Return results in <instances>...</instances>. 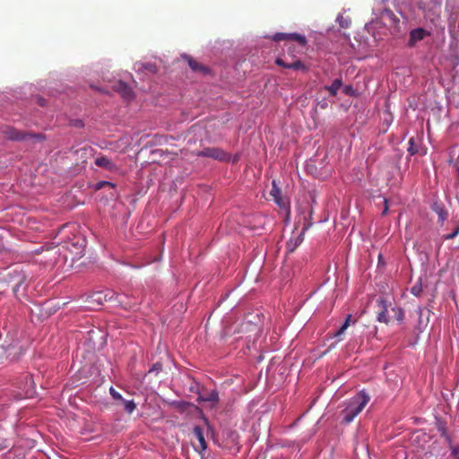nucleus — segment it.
Instances as JSON below:
<instances>
[{"instance_id":"obj_23","label":"nucleus","mask_w":459,"mask_h":459,"mask_svg":"<svg viewBox=\"0 0 459 459\" xmlns=\"http://www.w3.org/2000/svg\"><path fill=\"white\" fill-rule=\"evenodd\" d=\"M109 393H110V395L115 399V400H123V397L122 395L113 387H110L109 388Z\"/></svg>"},{"instance_id":"obj_24","label":"nucleus","mask_w":459,"mask_h":459,"mask_svg":"<svg viewBox=\"0 0 459 459\" xmlns=\"http://www.w3.org/2000/svg\"><path fill=\"white\" fill-rule=\"evenodd\" d=\"M409 148H408V152L411 155H414L415 153H417V149L414 147V139L413 138H411L410 141H409Z\"/></svg>"},{"instance_id":"obj_19","label":"nucleus","mask_w":459,"mask_h":459,"mask_svg":"<svg viewBox=\"0 0 459 459\" xmlns=\"http://www.w3.org/2000/svg\"><path fill=\"white\" fill-rule=\"evenodd\" d=\"M122 402L124 403L125 410L126 412L132 413L135 410L136 404L134 403V401H125L123 399Z\"/></svg>"},{"instance_id":"obj_18","label":"nucleus","mask_w":459,"mask_h":459,"mask_svg":"<svg viewBox=\"0 0 459 459\" xmlns=\"http://www.w3.org/2000/svg\"><path fill=\"white\" fill-rule=\"evenodd\" d=\"M351 315H348L343 325L340 327L339 330H337L334 333H333V336L334 337H340L344 332L345 330L349 327V325H351Z\"/></svg>"},{"instance_id":"obj_4","label":"nucleus","mask_w":459,"mask_h":459,"mask_svg":"<svg viewBox=\"0 0 459 459\" xmlns=\"http://www.w3.org/2000/svg\"><path fill=\"white\" fill-rule=\"evenodd\" d=\"M199 157L212 158L220 161H228L230 160V154L224 152L222 149L216 147H207L196 153Z\"/></svg>"},{"instance_id":"obj_15","label":"nucleus","mask_w":459,"mask_h":459,"mask_svg":"<svg viewBox=\"0 0 459 459\" xmlns=\"http://www.w3.org/2000/svg\"><path fill=\"white\" fill-rule=\"evenodd\" d=\"M342 85V80L341 78L335 79L333 83L329 86H325V89L330 93L331 96H336L338 90Z\"/></svg>"},{"instance_id":"obj_12","label":"nucleus","mask_w":459,"mask_h":459,"mask_svg":"<svg viewBox=\"0 0 459 459\" xmlns=\"http://www.w3.org/2000/svg\"><path fill=\"white\" fill-rule=\"evenodd\" d=\"M431 208L437 214L439 221L444 222L448 218L447 210L442 203L435 202Z\"/></svg>"},{"instance_id":"obj_27","label":"nucleus","mask_w":459,"mask_h":459,"mask_svg":"<svg viewBox=\"0 0 459 459\" xmlns=\"http://www.w3.org/2000/svg\"><path fill=\"white\" fill-rule=\"evenodd\" d=\"M144 69L150 71L151 73H156L157 72V67L155 65L153 64H146L143 65Z\"/></svg>"},{"instance_id":"obj_35","label":"nucleus","mask_w":459,"mask_h":459,"mask_svg":"<svg viewBox=\"0 0 459 459\" xmlns=\"http://www.w3.org/2000/svg\"><path fill=\"white\" fill-rule=\"evenodd\" d=\"M39 103L40 106H44L45 105L43 99H39Z\"/></svg>"},{"instance_id":"obj_13","label":"nucleus","mask_w":459,"mask_h":459,"mask_svg":"<svg viewBox=\"0 0 459 459\" xmlns=\"http://www.w3.org/2000/svg\"><path fill=\"white\" fill-rule=\"evenodd\" d=\"M184 58L187 61L189 66L194 72H199L202 74H207L209 72L208 67L199 64L196 60L189 56H184Z\"/></svg>"},{"instance_id":"obj_14","label":"nucleus","mask_w":459,"mask_h":459,"mask_svg":"<svg viewBox=\"0 0 459 459\" xmlns=\"http://www.w3.org/2000/svg\"><path fill=\"white\" fill-rule=\"evenodd\" d=\"M307 229H308V226L304 227L302 230V232L294 240H290L287 243L288 252H290V253L294 252V250L302 243L303 235Z\"/></svg>"},{"instance_id":"obj_26","label":"nucleus","mask_w":459,"mask_h":459,"mask_svg":"<svg viewBox=\"0 0 459 459\" xmlns=\"http://www.w3.org/2000/svg\"><path fill=\"white\" fill-rule=\"evenodd\" d=\"M458 234H459V224L456 226V228L455 229V230H454L452 233H450V234L446 235L445 238H446V239H453V238H455Z\"/></svg>"},{"instance_id":"obj_6","label":"nucleus","mask_w":459,"mask_h":459,"mask_svg":"<svg viewBox=\"0 0 459 459\" xmlns=\"http://www.w3.org/2000/svg\"><path fill=\"white\" fill-rule=\"evenodd\" d=\"M275 64L279 66L288 68V69H293V70H300L302 72H307L308 67L301 62L299 59H295L292 62H287L284 58L278 57L275 60Z\"/></svg>"},{"instance_id":"obj_8","label":"nucleus","mask_w":459,"mask_h":459,"mask_svg":"<svg viewBox=\"0 0 459 459\" xmlns=\"http://www.w3.org/2000/svg\"><path fill=\"white\" fill-rule=\"evenodd\" d=\"M270 195L273 197V201L281 208H285L287 206L286 200L281 196V191L277 186L275 180L273 181L272 189L270 191Z\"/></svg>"},{"instance_id":"obj_22","label":"nucleus","mask_w":459,"mask_h":459,"mask_svg":"<svg viewBox=\"0 0 459 459\" xmlns=\"http://www.w3.org/2000/svg\"><path fill=\"white\" fill-rule=\"evenodd\" d=\"M162 370V364L160 362H156L152 366V368L149 369V373H155L158 374Z\"/></svg>"},{"instance_id":"obj_29","label":"nucleus","mask_w":459,"mask_h":459,"mask_svg":"<svg viewBox=\"0 0 459 459\" xmlns=\"http://www.w3.org/2000/svg\"><path fill=\"white\" fill-rule=\"evenodd\" d=\"M287 51L289 56H294L295 48L292 45H287Z\"/></svg>"},{"instance_id":"obj_7","label":"nucleus","mask_w":459,"mask_h":459,"mask_svg":"<svg viewBox=\"0 0 459 459\" xmlns=\"http://www.w3.org/2000/svg\"><path fill=\"white\" fill-rule=\"evenodd\" d=\"M193 433L198 440V445L195 446V449L199 453H202L203 451L206 450L207 443L204 436L203 428L200 426H195L193 429Z\"/></svg>"},{"instance_id":"obj_10","label":"nucleus","mask_w":459,"mask_h":459,"mask_svg":"<svg viewBox=\"0 0 459 459\" xmlns=\"http://www.w3.org/2000/svg\"><path fill=\"white\" fill-rule=\"evenodd\" d=\"M113 89L118 93H120L126 99H130L133 96V92L130 87L122 81L117 82L113 85Z\"/></svg>"},{"instance_id":"obj_9","label":"nucleus","mask_w":459,"mask_h":459,"mask_svg":"<svg viewBox=\"0 0 459 459\" xmlns=\"http://www.w3.org/2000/svg\"><path fill=\"white\" fill-rule=\"evenodd\" d=\"M94 163L100 168H103L108 171H115L117 169V165L106 156H99L95 159Z\"/></svg>"},{"instance_id":"obj_21","label":"nucleus","mask_w":459,"mask_h":459,"mask_svg":"<svg viewBox=\"0 0 459 459\" xmlns=\"http://www.w3.org/2000/svg\"><path fill=\"white\" fill-rule=\"evenodd\" d=\"M110 186V187H112V188H114V187L116 186V185H115V184H113V183H111V182H108V181H100V182H98V183L96 184L95 188H96L97 190H100V189L103 188V187H104V186Z\"/></svg>"},{"instance_id":"obj_31","label":"nucleus","mask_w":459,"mask_h":459,"mask_svg":"<svg viewBox=\"0 0 459 459\" xmlns=\"http://www.w3.org/2000/svg\"><path fill=\"white\" fill-rule=\"evenodd\" d=\"M411 290V293L415 296H419L422 290V289H416V288H413Z\"/></svg>"},{"instance_id":"obj_30","label":"nucleus","mask_w":459,"mask_h":459,"mask_svg":"<svg viewBox=\"0 0 459 459\" xmlns=\"http://www.w3.org/2000/svg\"><path fill=\"white\" fill-rule=\"evenodd\" d=\"M94 296H96L95 300L98 301L99 304H101V292H96L94 293Z\"/></svg>"},{"instance_id":"obj_28","label":"nucleus","mask_w":459,"mask_h":459,"mask_svg":"<svg viewBox=\"0 0 459 459\" xmlns=\"http://www.w3.org/2000/svg\"><path fill=\"white\" fill-rule=\"evenodd\" d=\"M452 455L455 457V459H459V447L452 446Z\"/></svg>"},{"instance_id":"obj_33","label":"nucleus","mask_w":459,"mask_h":459,"mask_svg":"<svg viewBox=\"0 0 459 459\" xmlns=\"http://www.w3.org/2000/svg\"><path fill=\"white\" fill-rule=\"evenodd\" d=\"M378 261H379V263L384 264L383 255L381 253H379V255H378Z\"/></svg>"},{"instance_id":"obj_2","label":"nucleus","mask_w":459,"mask_h":459,"mask_svg":"<svg viewBox=\"0 0 459 459\" xmlns=\"http://www.w3.org/2000/svg\"><path fill=\"white\" fill-rule=\"evenodd\" d=\"M369 400L370 397L365 391H360L351 397L342 411L343 421L351 423L363 411Z\"/></svg>"},{"instance_id":"obj_20","label":"nucleus","mask_w":459,"mask_h":459,"mask_svg":"<svg viewBox=\"0 0 459 459\" xmlns=\"http://www.w3.org/2000/svg\"><path fill=\"white\" fill-rule=\"evenodd\" d=\"M337 22H338L339 25L342 28H348V27H350L351 22L350 19L345 18L342 15H339L337 17Z\"/></svg>"},{"instance_id":"obj_3","label":"nucleus","mask_w":459,"mask_h":459,"mask_svg":"<svg viewBox=\"0 0 459 459\" xmlns=\"http://www.w3.org/2000/svg\"><path fill=\"white\" fill-rule=\"evenodd\" d=\"M3 134L4 137L11 141H29V140H38L43 141L45 136L41 134H32L27 133L23 131H20L14 127L6 126L3 129Z\"/></svg>"},{"instance_id":"obj_34","label":"nucleus","mask_w":459,"mask_h":459,"mask_svg":"<svg viewBox=\"0 0 459 459\" xmlns=\"http://www.w3.org/2000/svg\"><path fill=\"white\" fill-rule=\"evenodd\" d=\"M386 203H387V201L385 199V210H384V212H383V214H385V213H386V212H387V205H386Z\"/></svg>"},{"instance_id":"obj_11","label":"nucleus","mask_w":459,"mask_h":459,"mask_svg":"<svg viewBox=\"0 0 459 459\" xmlns=\"http://www.w3.org/2000/svg\"><path fill=\"white\" fill-rule=\"evenodd\" d=\"M426 30L421 28L414 29L410 32L409 46L413 47L416 42L421 40L426 36Z\"/></svg>"},{"instance_id":"obj_32","label":"nucleus","mask_w":459,"mask_h":459,"mask_svg":"<svg viewBox=\"0 0 459 459\" xmlns=\"http://www.w3.org/2000/svg\"><path fill=\"white\" fill-rule=\"evenodd\" d=\"M352 86L351 85H348V86H345L343 91L345 94H350L351 91H352Z\"/></svg>"},{"instance_id":"obj_16","label":"nucleus","mask_w":459,"mask_h":459,"mask_svg":"<svg viewBox=\"0 0 459 459\" xmlns=\"http://www.w3.org/2000/svg\"><path fill=\"white\" fill-rule=\"evenodd\" d=\"M200 400L212 403H217L219 402V394L216 390H212L206 394L200 396Z\"/></svg>"},{"instance_id":"obj_1","label":"nucleus","mask_w":459,"mask_h":459,"mask_svg":"<svg viewBox=\"0 0 459 459\" xmlns=\"http://www.w3.org/2000/svg\"><path fill=\"white\" fill-rule=\"evenodd\" d=\"M376 303L377 322L389 325L394 320L400 324L403 321L404 310L398 306H394L388 297L381 296L377 299Z\"/></svg>"},{"instance_id":"obj_25","label":"nucleus","mask_w":459,"mask_h":459,"mask_svg":"<svg viewBox=\"0 0 459 459\" xmlns=\"http://www.w3.org/2000/svg\"><path fill=\"white\" fill-rule=\"evenodd\" d=\"M70 125L76 128H82L84 126L83 122L80 119L71 120Z\"/></svg>"},{"instance_id":"obj_5","label":"nucleus","mask_w":459,"mask_h":459,"mask_svg":"<svg viewBox=\"0 0 459 459\" xmlns=\"http://www.w3.org/2000/svg\"><path fill=\"white\" fill-rule=\"evenodd\" d=\"M273 40L278 42L281 40L296 41L299 46L305 47L307 45V39L305 36L299 33H282L279 32L273 36Z\"/></svg>"},{"instance_id":"obj_17","label":"nucleus","mask_w":459,"mask_h":459,"mask_svg":"<svg viewBox=\"0 0 459 459\" xmlns=\"http://www.w3.org/2000/svg\"><path fill=\"white\" fill-rule=\"evenodd\" d=\"M25 276L22 272H16L13 274L10 283H13L14 287H20L22 283H24Z\"/></svg>"}]
</instances>
